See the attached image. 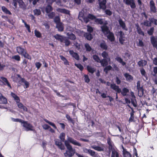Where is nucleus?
<instances>
[{
  "mask_svg": "<svg viewBox=\"0 0 157 157\" xmlns=\"http://www.w3.org/2000/svg\"><path fill=\"white\" fill-rule=\"evenodd\" d=\"M69 143L76 146L82 147L81 144L72 138L68 137L67 140H66L64 144L67 148V150L66 151L64 154L65 157H71L74 155L75 151L73 149L72 146Z\"/></svg>",
  "mask_w": 157,
  "mask_h": 157,
  "instance_id": "nucleus-1",
  "label": "nucleus"
},
{
  "mask_svg": "<svg viewBox=\"0 0 157 157\" xmlns=\"http://www.w3.org/2000/svg\"><path fill=\"white\" fill-rule=\"evenodd\" d=\"M11 95L16 102L18 107L20 109H22L24 111L27 112L28 111L27 108L24 106L22 103L20 102V100L19 97L13 92L11 93Z\"/></svg>",
  "mask_w": 157,
  "mask_h": 157,
  "instance_id": "nucleus-2",
  "label": "nucleus"
},
{
  "mask_svg": "<svg viewBox=\"0 0 157 157\" xmlns=\"http://www.w3.org/2000/svg\"><path fill=\"white\" fill-rule=\"evenodd\" d=\"M110 87L112 89H113L116 92V99H117L118 98V94L120 93L121 92V89L120 88L119 86L116 85L114 83L111 84Z\"/></svg>",
  "mask_w": 157,
  "mask_h": 157,
  "instance_id": "nucleus-3",
  "label": "nucleus"
},
{
  "mask_svg": "<svg viewBox=\"0 0 157 157\" xmlns=\"http://www.w3.org/2000/svg\"><path fill=\"white\" fill-rule=\"evenodd\" d=\"M21 123L23 124V126L24 128H25L26 129L27 131L34 130V129H32L33 126L29 123H28L27 121H25L23 120Z\"/></svg>",
  "mask_w": 157,
  "mask_h": 157,
  "instance_id": "nucleus-4",
  "label": "nucleus"
},
{
  "mask_svg": "<svg viewBox=\"0 0 157 157\" xmlns=\"http://www.w3.org/2000/svg\"><path fill=\"white\" fill-rule=\"evenodd\" d=\"M113 144L109 145L108 149L109 151H112L111 157H119L118 152L114 150Z\"/></svg>",
  "mask_w": 157,
  "mask_h": 157,
  "instance_id": "nucleus-5",
  "label": "nucleus"
},
{
  "mask_svg": "<svg viewBox=\"0 0 157 157\" xmlns=\"http://www.w3.org/2000/svg\"><path fill=\"white\" fill-rule=\"evenodd\" d=\"M123 2L126 5L130 6L132 9H135L136 5L134 0H123Z\"/></svg>",
  "mask_w": 157,
  "mask_h": 157,
  "instance_id": "nucleus-6",
  "label": "nucleus"
},
{
  "mask_svg": "<svg viewBox=\"0 0 157 157\" xmlns=\"http://www.w3.org/2000/svg\"><path fill=\"white\" fill-rule=\"evenodd\" d=\"M59 139H57L55 140V144L57 146L58 148L61 150H63L65 149V146Z\"/></svg>",
  "mask_w": 157,
  "mask_h": 157,
  "instance_id": "nucleus-7",
  "label": "nucleus"
},
{
  "mask_svg": "<svg viewBox=\"0 0 157 157\" xmlns=\"http://www.w3.org/2000/svg\"><path fill=\"white\" fill-rule=\"evenodd\" d=\"M99 8L104 10L106 9V0H98Z\"/></svg>",
  "mask_w": 157,
  "mask_h": 157,
  "instance_id": "nucleus-8",
  "label": "nucleus"
},
{
  "mask_svg": "<svg viewBox=\"0 0 157 157\" xmlns=\"http://www.w3.org/2000/svg\"><path fill=\"white\" fill-rule=\"evenodd\" d=\"M101 30L102 33L105 35H106L111 32L109 29V27L105 24L101 27Z\"/></svg>",
  "mask_w": 157,
  "mask_h": 157,
  "instance_id": "nucleus-9",
  "label": "nucleus"
},
{
  "mask_svg": "<svg viewBox=\"0 0 157 157\" xmlns=\"http://www.w3.org/2000/svg\"><path fill=\"white\" fill-rule=\"evenodd\" d=\"M118 34L120 36L119 39V41L121 44H123L124 41L125 40L124 39L125 38L124 34L122 31L118 32Z\"/></svg>",
  "mask_w": 157,
  "mask_h": 157,
  "instance_id": "nucleus-10",
  "label": "nucleus"
},
{
  "mask_svg": "<svg viewBox=\"0 0 157 157\" xmlns=\"http://www.w3.org/2000/svg\"><path fill=\"white\" fill-rule=\"evenodd\" d=\"M150 11L153 13H155L156 12V7L155 3L153 0H151L150 2Z\"/></svg>",
  "mask_w": 157,
  "mask_h": 157,
  "instance_id": "nucleus-11",
  "label": "nucleus"
},
{
  "mask_svg": "<svg viewBox=\"0 0 157 157\" xmlns=\"http://www.w3.org/2000/svg\"><path fill=\"white\" fill-rule=\"evenodd\" d=\"M128 106L131 109L132 111L130 113V117L129 119V122H135L134 120V113L135 111L130 106V105H128Z\"/></svg>",
  "mask_w": 157,
  "mask_h": 157,
  "instance_id": "nucleus-12",
  "label": "nucleus"
},
{
  "mask_svg": "<svg viewBox=\"0 0 157 157\" xmlns=\"http://www.w3.org/2000/svg\"><path fill=\"white\" fill-rule=\"evenodd\" d=\"M0 78L2 81V82L4 85H7L10 88H11V86L6 78L1 76L0 77Z\"/></svg>",
  "mask_w": 157,
  "mask_h": 157,
  "instance_id": "nucleus-13",
  "label": "nucleus"
},
{
  "mask_svg": "<svg viewBox=\"0 0 157 157\" xmlns=\"http://www.w3.org/2000/svg\"><path fill=\"white\" fill-rule=\"evenodd\" d=\"M151 43L153 47L157 49V38L154 36H152L151 38Z\"/></svg>",
  "mask_w": 157,
  "mask_h": 157,
  "instance_id": "nucleus-14",
  "label": "nucleus"
},
{
  "mask_svg": "<svg viewBox=\"0 0 157 157\" xmlns=\"http://www.w3.org/2000/svg\"><path fill=\"white\" fill-rule=\"evenodd\" d=\"M69 54L74 58L77 60L79 59V56L77 53L75 52L73 50H70L69 51Z\"/></svg>",
  "mask_w": 157,
  "mask_h": 157,
  "instance_id": "nucleus-15",
  "label": "nucleus"
},
{
  "mask_svg": "<svg viewBox=\"0 0 157 157\" xmlns=\"http://www.w3.org/2000/svg\"><path fill=\"white\" fill-rule=\"evenodd\" d=\"M118 21L119 22L120 26H121V27L123 29L126 31H127L128 30V29L126 27V25L125 22L123 21L120 18L118 20Z\"/></svg>",
  "mask_w": 157,
  "mask_h": 157,
  "instance_id": "nucleus-16",
  "label": "nucleus"
},
{
  "mask_svg": "<svg viewBox=\"0 0 157 157\" xmlns=\"http://www.w3.org/2000/svg\"><path fill=\"white\" fill-rule=\"evenodd\" d=\"M17 52L19 54L22 56L26 50L21 46H17L16 47Z\"/></svg>",
  "mask_w": 157,
  "mask_h": 157,
  "instance_id": "nucleus-17",
  "label": "nucleus"
},
{
  "mask_svg": "<svg viewBox=\"0 0 157 157\" xmlns=\"http://www.w3.org/2000/svg\"><path fill=\"white\" fill-rule=\"evenodd\" d=\"M7 103V101L6 98L3 96L0 92V104H6Z\"/></svg>",
  "mask_w": 157,
  "mask_h": 157,
  "instance_id": "nucleus-18",
  "label": "nucleus"
},
{
  "mask_svg": "<svg viewBox=\"0 0 157 157\" xmlns=\"http://www.w3.org/2000/svg\"><path fill=\"white\" fill-rule=\"evenodd\" d=\"M107 36V38L111 42L114 41L115 40V38L113 33L112 32H110Z\"/></svg>",
  "mask_w": 157,
  "mask_h": 157,
  "instance_id": "nucleus-19",
  "label": "nucleus"
},
{
  "mask_svg": "<svg viewBox=\"0 0 157 157\" xmlns=\"http://www.w3.org/2000/svg\"><path fill=\"white\" fill-rule=\"evenodd\" d=\"M46 2L52 4L53 2H56V4L59 6H62L61 2L60 0H47Z\"/></svg>",
  "mask_w": 157,
  "mask_h": 157,
  "instance_id": "nucleus-20",
  "label": "nucleus"
},
{
  "mask_svg": "<svg viewBox=\"0 0 157 157\" xmlns=\"http://www.w3.org/2000/svg\"><path fill=\"white\" fill-rule=\"evenodd\" d=\"M62 42L65 43V46H68L71 44V42L67 37L64 36Z\"/></svg>",
  "mask_w": 157,
  "mask_h": 157,
  "instance_id": "nucleus-21",
  "label": "nucleus"
},
{
  "mask_svg": "<svg viewBox=\"0 0 157 157\" xmlns=\"http://www.w3.org/2000/svg\"><path fill=\"white\" fill-rule=\"evenodd\" d=\"M124 76L126 80L128 82H131L133 80V77L128 73H125L124 74Z\"/></svg>",
  "mask_w": 157,
  "mask_h": 157,
  "instance_id": "nucleus-22",
  "label": "nucleus"
},
{
  "mask_svg": "<svg viewBox=\"0 0 157 157\" xmlns=\"http://www.w3.org/2000/svg\"><path fill=\"white\" fill-rule=\"evenodd\" d=\"M68 38L71 40H74L76 39V37L74 34L72 33L68 32L67 34Z\"/></svg>",
  "mask_w": 157,
  "mask_h": 157,
  "instance_id": "nucleus-23",
  "label": "nucleus"
},
{
  "mask_svg": "<svg viewBox=\"0 0 157 157\" xmlns=\"http://www.w3.org/2000/svg\"><path fill=\"white\" fill-rule=\"evenodd\" d=\"M56 10L58 12L66 14H69L70 13V11L69 10L65 9L58 8L56 9Z\"/></svg>",
  "mask_w": 157,
  "mask_h": 157,
  "instance_id": "nucleus-24",
  "label": "nucleus"
},
{
  "mask_svg": "<svg viewBox=\"0 0 157 157\" xmlns=\"http://www.w3.org/2000/svg\"><path fill=\"white\" fill-rule=\"evenodd\" d=\"M138 90V95L140 97L143 96L144 94V89L142 86L137 88Z\"/></svg>",
  "mask_w": 157,
  "mask_h": 157,
  "instance_id": "nucleus-25",
  "label": "nucleus"
},
{
  "mask_svg": "<svg viewBox=\"0 0 157 157\" xmlns=\"http://www.w3.org/2000/svg\"><path fill=\"white\" fill-rule=\"evenodd\" d=\"M123 153L124 157H132L131 154L126 149L123 147Z\"/></svg>",
  "mask_w": 157,
  "mask_h": 157,
  "instance_id": "nucleus-26",
  "label": "nucleus"
},
{
  "mask_svg": "<svg viewBox=\"0 0 157 157\" xmlns=\"http://www.w3.org/2000/svg\"><path fill=\"white\" fill-rule=\"evenodd\" d=\"M84 36L88 40H91L93 38L92 35L88 33H85L84 34Z\"/></svg>",
  "mask_w": 157,
  "mask_h": 157,
  "instance_id": "nucleus-27",
  "label": "nucleus"
},
{
  "mask_svg": "<svg viewBox=\"0 0 157 157\" xmlns=\"http://www.w3.org/2000/svg\"><path fill=\"white\" fill-rule=\"evenodd\" d=\"M136 26L138 33L140 35L144 36V33L142 30L139 27V25L138 24H136Z\"/></svg>",
  "mask_w": 157,
  "mask_h": 157,
  "instance_id": "nucleus-28",
  "label": "nucleus"
},
{
  "mask_svg": "<svg viewBox=\"0 0 157 157\" xmlns=\"http://www.w3.org/2000/svg\"><path fill=\"white\" fill-rule=\"evenodd\" d=\"M54 37L56 40L59 41L61 42H62V40L64 36L59 34H56L54 36Z\"/></svg>",
  "mask_w": 157,
  "mask_h": 157,
  "instance_id": "nucleus-29",
  "label": "nucleus"
},
{
  "mask_svg": "<svg viewBox=\"0 0 157 157\" xmlns=\"http://www.w3.org/2000/svg\"><path fill=\"white\" fill-rule=\"evenodd\" d=\"M56 28L58 29V30L60 32H62L63 31L64 27L61 22L56 24Z\"/></svg>",
  "mask_w": 157,
  "mask_h": 157,
  "instance_id": "nucleus-30",
  "label": "nucleus"
},
{
  "mask_svg": "<svg viewBox=\"0 0 157 157\" xmlns=\"http://www.w3.org/2000/svg\"><path fill=\"white\" fill-rule=\"evenodd\" d=\"M17 3L20 8L23 9H25V4L22 0H17Z\"/></svg>",
  "mask_w": 157,
  "mask_h": 157,
  "instance_id": "nucleus-31",
  "label": "nucleus"
},
{
  "mask_svg": "<svg viewBox=\"0 0 157 157\" xmlns=\"http://www.w3.org/2000/svg\"><path fill=\"white\" fill-rule=\"evenodd\" d=\"M129 92V90L126 87H124L122 89V91L121 92L122 95L124 96L127 95V93Z\"/></svg>",
  "mask_w": 157,
  "mask_h": 157,
  "instance_id": "nucleus-32",
  "label": "nucleus"
},
{
  "mask_svg": "<svg viewBox=\"0 0 157 157\" xmlns=\"http://www.w3.org/2000/svg\"><path fill=\"white\" fill-rule=\"evenodd\" d=\"M99 63H101V65L102 67H105L108 64L107 59H103L101 60H100Z\"/></svg>",
  "mask_w": 157,
  "mask_h": 157,
  "instance_id": "nucleus-33",
  "label": "nucleus"
},
{
  "mask_svg": "<svg viewBox=\"0 0 157 157\" xmlns=\"http://www.w3.org/2000/svg\"><path fill=\"white\" fill-rule=\"evenodd\" d=\"M144 66H145L147 64V61L145 60H141L138 62V64L139 67H143V64Z\"/></svg>",
  "mask_w": 157,
  "mask_h": 157,
  "instance_id": "nucleus-34",
  "label": "nucleus"
},
{
  "mask_svg": "<svg viewBox=\"0 0 157 157\" xmlns=\"http://www.w3.org/2000/svg\"><path fill=\"white\" fill-rule=\"evenodd\" d=\"M21 82L24 83L25 86H24V87L25 88H27L29 87L30 85L29 83L25 80V78H22Z\"/></svg>",
  "mask_w": 157,
  "mask_h": 157,
  "instance_id": "nucleus-35",
  "label": "nucleus"
},
{
  "mask_svg": "<svg viewBox=\"0 0 157 157\" xmlns=\"http://www.w3.org/2000/svg\"><path fill=\"white\" fill-rule=\"evenodd\" d=\"M52 10V7L50 5H48L45 7V11L47 13H50Z\"/></svg>",
  "mask_w": 157,
  "mask_h": 157,
  "instance_id": "nucleus-36",
  "label": "nucleus"
},
{
  "mask_svg": "<svg viewBox=\"0 0 157 157\" xmlns=\"http://www.w3.org/2000/svg\"><path fill=\"white\" fill-rule=\"evenodd\" d=\"M2 10L3 12L6 14L11 15V13L10 10H8L5 6H3L2 7Z\"/></svg>",
  "mask_w": 157,
  "mask_h": 157,
  "instance_id": "nucleus-37",
  "label": "nucleus"
},
{
  "mask_svg": "<svg viewBox=\"0 0 157 157\" xmlns=\"http://www.w3.org/2000/svg\"><path fill=\"white\" fill-rule=\"evenodd\" d=\"M95 22L98 25H102L103 23V20L101 18H96L94 20Z\"/></svg>",
  "mask_w": 157,
  "mask_h": 157,
  "instance_id": "nucleus-38",
  "label": "nucleus"
},
{
  "mask_svg": "<svg viewBox=\"0 0 157 157\" xmlns=\"http://www.w3.org/2000/svg\"><path fill=\"white\" fill-rule=\"evenodd\" d=\"M116 60L118 62L120 63L123 66H124L126 64V63L123 61L121 58L119 57H117L115 58Z\"/></svg>",
  "mask_w": 157,
  "mask_h": 157,
  "instance_id": "nucleus-39",
  "label": "nucleus"
},
{
  "mask_svg": "<svg viewBox=\"0 0 157 157\" xmlns=\"http://www.w3.org/2000/svg\"><path fill=\"white\" fill-rule=\"evenodd\" d=\"M91 148L98 151H102L104 150L103 148L98 146H96L95 145L92 146H91Z\"/></svg>",
  "mask_w": 157,
  "mask_h": 157,
  "instance_id": "nucleus-40",
  "label": "nucleus"
},
{
  "mask_svg": "<svg viewBox=\"0 0 157 157\" xmlns=\"http://www.w3.org/2000/svg\"><path fill=\"white\" fill-rule=\"evenodd\" d=\"M65 134L64 132H62L60 134L59 136V138L60 141L62 142H64L66 141L65 140Z\"/></svg>",
  "mask_w": 157,
  "mask_h": 157,
  "instance_id": "nucleus-41",
  "label": "nucleus"
},
{
  "mask_svg": "<svg viewBox=\"0 0 157 157\" xmlns=\"http://www.w3.org/2000/svg\"><path fill=\"white\" fill-rule=\"evenodd\" d=\"M140 71L142 75L146 78V80L147 79V77L146 72L144 68H142L140 70Z\"/></svg>",
  "mask_w": 157,
  "mask_h": 157,
  "instance_id": "nucleus-42",
  "label": "nucleus"
},
{
  "mask_svg": "<svg viewBox=\"0 0 157 157\" xmlns=\"http://www.w3.org/2000/svg\"><path fill=\"white\" fill-rule=\"evenodd\" d=\"M130 98L131 100V102L133 105L135 107H136L137 106V102L136 99V97L134 98Z\"/></svg>",
  "mask_w": 157,
  "mask_h": 157,
  "instance_id": "nucleus-43",
  "label": "nucleus"
},
{
  "mask_svg": "<svg viewBox=\"0 0 157 157\" xmlns=\"http://www.w3.org/2000/svg\"><path fill=\"white\" fill-rule=\"evenodd\" d=\"M100 47L102 49L104 50H107L108 48V46L105 41L100 44Z\"/></svg>",
  "mask_w": 157,
  "mask_h": 157,
  "instance_id": "nucleus-44",
  "label": "nucleus"
},
{
  "mask_svg": "<svg viewBox=\"0 0 157 157\" xmlns=\"http://www.w3.org/2000/svg\"><path fill=\"white\" fill-rule=\"evenodd\" d=\"M149 20L151 22V24H153L155 25H157V19H155L154 17L149 18Z\"/></svg>",
  "mask_w": 157,
  "mask_h": 157,
  "instance_id": "nucleus-45",
  "label": "nucleus"
},
{
  "mask_svg": "<svg viewBox=\"0 0 157 157\" xmlns=\"http://www.w3.org/2000/svg\"><path fill=\"white\" fill-rule=\"evenodd\" d=\"M34 34L35 35L37 38H40L42 36L41 33L36 29L34 30Z\"/></svg>",
  "mask_w": 157,
  "mask_h": 157,
  "instance_id": "nucleus-46",
  "label": "nucleus"
},
{
  "mask_svg": "<svg viewBox=\"0 0 157 157\" xmlns=\"http://www.w3.org/2000/svg\"><path fill=\"white\" fill-rule=\"evenodd\" d=\"M87 69L89 72L91 73V74H93L95 71V70L94 68L89 66H87Z\"/></svg>",
  "mask_w": 157,
  "mask_h": 157,
  "instance_id": "nucleus-47",
  "label": "nucleus"
},
{
  "mask_svg": "<svg viewBox=\"0 0 157 157\" xmlns=\"http://www.w3.org/2000/svg\"><path fill=\"white\" fill-rule=\"evenodd\" d=\"M85 47L86 49V51L87 52H90L92 49L91 47L88 43H86L85 44Z\"/></svg>",
  "mask_w": 157,
  "mask_h": 157,
  "instance_id": "nucleus-48",
  "label": "nucleus"
},
{
  "mask_svg": "<svg viewBox=\"0 0 157 157\" xmlns=\"http://www.w3.org/2000/svg\"><path fill=\"white\" fill-rule=\"evenodd\" d=\"M22 56H23L25 58L30 60H31L32 59L31 56L26 51L25 52Z\"/></svg>",
  "mask_w": 157,
  "mask_h": 157,
  "instance_id": "nucleus-49",
  "label": "nucleus"
},
{
  "mask_svg": "<svg viewBox=\"0 0 157 157\" xmlns=\"http://www.w3.org/2000/svg\"><path fill=\"white\" fill-rule=\"evenodd\" d=\"M33 12L34 13V15H35L39 16L41 13V11L40 9H35L33 10Z\"/></svg>",
  "mask_w": 157,
  "mask_h": 157,
  "instance_id": "nucleus-50",
  "label": "nucleus"
},
{
  "mask_svg": "<svg viewBox=\"0 0 157 157\" xmlns=\"http://www.w3.org/2000/svg\"><path fill=\"white\" fill-rule=\"evenodd\" d=\"M112 67L110 65H109L105 67L104 69V71L106 74L108 73V71L111 70Z\"/></svg>",
  "mask_w": 157,
  "mask_h": 157,
  "instance_id": "nucleus-51",
  "label": "nucleus"
},
{
  "mask_svg": "<svg viewBox=\"0 0 157 157\" xmlns=\"http://www.w3.org/2000/svg\"><path fill=\"white\" fill-rule=\"evenodd\" d=\"M87 31L88 32V33H90L91 34V33H92L93 31V28L89 25H87Z\"/></svg>",
  "mask_w": 157,
  "mask_h": 157,
  "instance_id": "nucleus-52",
  "label": "nucleus"
},
{
  "mask_svg": "<svg viewBox=\"0 0 157 157\" xmlns=\"http://www.w3.org/2000/svg\"><path fill=\"white\" fill-rule=\"evenodd\" d=\"M54 21L56 24L61 23L60 18L58 16L55 17L54 18Z\"/></svg>",
  "mask_w": 157,
  "mask_h": 157,
  "instance_id": "nucleus-53",
  "label": "nucleus"
},
{
  "mask_svg": "<svg viewBox=\"0 0 157 157\" xmlns=\"http://www.w3.org/2000/svg\"><path fill=\"white\" fill-rule=\"evenodd\" d=\"M93 58L94 61L98 63H99L100 59L99 57L96 55H93Z\"/></svg>",
  "mask_w": 157,
  "mask_h": 157,
  "instance_id": "nucleus-54",
  "label": "nucleus"
},
{
  "mask_svg": "<svg viewBox=\"0 0 157 157\" xmlns=\"http://www.w3.org/2000/svg\"><path fill=\"white\" fill-rule=\"evenodd\" d=\"M75 66H76L78 68H79V69L81 71H82L84 69L82 65L80 63L77 64L75 63Z\"/></svg>",
  "mask_w": 157,
  "mask_h": 157,
  "instance_id": "nucleus-55",
  "label": "nucleus"
},
{
  "mask_svg": "<svg viewBox=\"0 0 157 157\" xmlns=\"http://www.w3.org/2000/svg\"><path fill=\"white\" fill-rule=\"evenodd\" d=\"M55 15V13L53 12H50V13H49L48 15V18L50 19H53Z\"/></svg>",
  "mask_w": 157,
  "mask_h": 157,
  "instance_id": "nucleus-56",
  "label": "nucleus"
},
{
  "mask_svg": "<svg viewBox=\"0 0 157 157\" xmlns=\"http://www.w3.org/2000/svg\"><path fill=\"white\" fill-rule=\"evenodd\" d=\"M101 56L104 59H107V58L108 56V54L106 51H104L102 52Z\"/></svg>",
  "mask_w": 157,
  "mask_h": 157,
  "instance_id": "nucleus-57",
  "label": "nucleus"
},
{
  "mask_svg": "<svg viewBox=\"0 0 157 157\" xmlns=\"http://www.w3.org/2000/svg\"><path fill=\"white\" fill-rule=\"evenodd\" d=\"M154 28L153 27L151 28L148 31L147 33L149 35H152L154 33Z\"/></svg>",
  "mask_w": 157,
  "mask_h": 157,
  "instance_id": "nucleus-58",
  "label": "nucleus"
},
{
  "mask_svg": "<svg viewBox=\"0 0 157 157\" xmlns=\"http://www.w3.org/2000/svg\"><path fill=\"white\" fill-rule=\"evenodd\" d=\"M66 117L67 119L70 122L72 123L73 124H74V121L71 117L68 114H66Z\"/></svg>",
  "mask_w": 157,
  "mask_h": 157,
  "instance_id": "nucleus-59",
  "label": "nucleus"
},
{
  "mask_svg": "<svg viewBox=\"0 0 157 157\" xmlns=\"http://www.w3.org/2000/svg\"><path fill=\"white\" fill-rule=\"evenodd\" d=\"M88 17L89 18V19H90L91 20H94L96 18V16L94 15L89 13L88 14Z\"/></svg>",
  "mask_w": 157,
  "mask_h": 157,
  "instance_id": "nucleus-60",
  "label": "nucleus"
},
{
  "mask_svg": "<svg viewBox=\"0 0 157 157\" xmlns=\"http://www.w3.org/2000/svg\"><path fill=\"white\" fill-rule=\"evenodd\" d=\"M105 14L108 15V16H111L112 15V12L109 9H105Z\"/></svg>",
  "mask_w": 157,
  "mask_h": 157,
  "instance_id": "nucleus-61",
  "label": "nucleus"
},
{
  "mask_svg": "<svg viewBox=\"0 0 157 157\" xmlns=\"http://www.w3.org/2000/svg\"><path fill=\"white\" fill-rule=\"evenodd\" d=\"M12 59H14L17 61H20L21 60V57L18 55H15L12 57Z\"/></svg>",
  "mask_w": 157,
  "mask_h": 157,
  "instance_id": "nucleus-62",
  "label": "nucleus"
},
{
  "mask_svg": "<svg viewBox=\"0 0 157 157\" xmlns=\"http://www.w3.org/2000/svg\"><path fill=\"white\" fill-rule=\"evenodd\" d=\"M153 73L152 74L153 76H157V66L154 67L153 68Z\"/></svg>",
  "mask_w": 157,
  "mask_h": 157,
  "instance_id": "nucleus-63",
  "label": "nucleus"
},
{
  "mask_svg": "<svg viewBox=\"0 0 157 157\" xmlns=\"http://www.w3.org/2000/svg\"><path fill=\"white\" fill-rule=\"evenodd\" d=\"M84 80L85 82L88 83L90 81V79H89L88 76L87 75H84Z\"/></svg>",
  "mask_w": 157,
  "mask_h": 157,
  "instance_id": "nucleus-64",
  "label": "nucleus"
}]
</instances>
